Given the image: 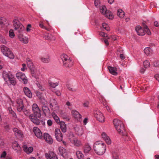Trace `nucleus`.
I'll return each mask as SVG.
<instances>
[{"label": "nucleus", "mask_w": 159, "mask_h": 159, "mask_svg": "<svg viewBox=\"0 0 159 159\" xmlns=\"http://www.w3.org/2000/svg\"><path fill=\"white\" fill-rule=\"evenodd\" d=\"M17 111L20 112H23L25 115L27 116H29L30 120L33 123L37 125H39L40 123L39 120L35 118L33 114H31L30 111L24 108V107L23 103L22 100H17Z\"/></svg>", "instance_id": "obj_1"}, {"label": "nucleus", "mask_w": 159, "mask_h": 159, "mask_svg": "<svg viewBox=\"0 0 159 159\" xmlns=\"http://www.w3.org/2000/svg\"><path fill=\"white\" fill-rule=\"evenodd\" d=\"M93 149L95 153L99 155H102L105 152L106 147L105 144L99 141L95 142L93 146Z\"/></svg>", "instance_id": "obj_2"}, {"label": "nucleus", "mask_w": 159, "mask_h": 159, "mask_svg": "<svg viewBox=\"0 0 159 159\" xmlns=\"http://www.w3.org/2000/svg\"><path fill=\"white\" fill-rule=\"evenodd\" d=\"M61 57L65 67L69 68L73 66V62L67 55L63 54L61 55Z\"/></svg>", "instance_id": "obj_3"}, {"label": "nucleus", "mask_w": 159, "mask_h": 159, "mask_svg": "<svg viewBox=\"0 0 159 159\" xmlns=\"http://www.w3.org/2000/svg\"><path fill=\"white\" fill-rule=\"evenodd\" d=\"M1 50L3 55L10 59H13L14 56L10 49L4 45L1 46Z\"/></svg>", "instance_id": "obj_4"}, {"label": "nucleus", "mask_w": 159, "mask_h": 159, "mask_svg": "<svg viewBox=\"0 0 159 159\" xmlns=\"http://www.w3.org/2000/svg\"><path fill=\"white\" fill-rule=\"evenodd\" d=\"M13 22L15 29L17 30L19 34L22 33V31L24 30V26L16 19L13 20Z\"/></svg>", "instance_id": "obj_5"}, {"label": "nucleus", "mask_w": 159, "mask_h": 159, "mask_svg": "<svg viewBox=\"0 0 159 159\" xmlns=\"http://www.w3.org/2000/svg\"><path fill=\"white\" fill-rule=\"evenodd\" d=\"M32 110L35 117L38 119L41 116L40 110L38 107V105L36 103H34L32 106Z\"/></svg>", "instance_id": "obj_6"}, {"label": "nucleus", "mask_w": 159, "mask_h": 159, "mask_svg": "<svg viewBox=\"0 0 159 159\" xmlns=\"http://www.w3.org/2000/svg\"><path fill=\"white\" fill-rule=\"evenodd\" d=\"M94 116L99 121L102 122L105 120L104 117L102 113L98 109L95 110L94 112Z\"/></svg>", "instance_id": "obj_7"}, {"label": "nucleus", "mask_w": 159, "mask_h": 159, "mask_svg": "<svg viewBox=\"0 0 159 159\" xmlns=\"http://www.w3.org/2000/svg\"><path fill=\"white\" fill-rule=\"evenodd\" d=\"M100 9L101 12L102 14L105 15L106 17L109 19L112 17L111 12L107 10L105 6H100Z\"/></svg>", "instance_id": "obj_8"}, {"label": "nucleus", "mask_w": 159, "mask_h": 159, "mask_svg": "<svg viewBox=\"0 0 159 159\" xmlns=\"http://www.w3.org/2000/svg\"><path fill=\"white\" fill-rule=\"evenodd\" d=\"M16 77L20 81H22L25 84H26L28 82L26 77L25 74L22 73H17L16 74Z\"/></svg>", "instance_id": "obj_9"}, {"label": "nucleus", "mask_w": 159, "mask_h": 159, "mask_svg": "<svg viewBox=\"0 0 159 159\" xmlns=\"http://www.w3.org/2000/svg\"><path fill=\"white\" fill-rule=\"evenodd\" d=\"M70 141L71 143L75 146L80 147L82 145L81 141L75 137L70 138Z\"/></svg>", "instance_id": "obj_10"}, {"label": "nucleus", "mask_w": 159, "mask_h": 159, "mask_svg": "<svg viewBox=\"0 0 159 159\" xmlns=\"http://www.w3.org/2000/svg\"><path fill=\"white\" fill-rule=\"evenodd\" d=\"M55 138L58 141H61L63 139V136L60 130L59 129H56L54 131Z\"/></svg>", "instance_id": "obj_11"}, {"label": "nucleus", "mask_w": 159, "mask_h": 159, "mask_svg": "<svg viewBox=\"0 0 159 159\" xmlns=\"http://www.w3.org/2000/svg\"><path fill=\"white\" fill-rule=\"evenodd\" d=\"M43 101H45V100H41V102L42 104V107L43 111L45 116L48 115L50 113V110L48 107L47 104L43 103Z\"/></svg>", "instance_id": "obj_12"}, {"label": "nucleus", "mask_w": 159, "mask_h": 159, "mask_svg": "<svg viewBox=\"0 0 159 159\" xmlns=\"http://www.w3.org/2000/svg\"><path fill=\"white\" fill-rule=\"evenodd\" d=\"M71 113L73 117L76 119L78 121H81L82 116L78 111L75 110H72Z\"/></svg>", "instance_id": "obj_13"}, {"label": "nucleus", "mask_w": 159, "mask_h": 159, "mask_svg": "<svg viewBox=\"0 0 159 159\" xmlns=\"http://www.w3.org/2000/svg\"><path fill=\"white\" fill-rule=\"evenodd\" d=\"M33 131L36 137L39 139L43 137L42 133L38 128L34 127L33 128Z\"/></svg>", "instance_id": "obj_14"}, {"label": "nucleus", "mask_w": 159, "mask_h": 159, "mask_svg": "<svg viewBox=\"0 0 159 159\" xmlns=\"http://www.w3.org/2000/svg\"><path fill=\"white\" fill-rule=\"evenodd\" d=\"M135 30L138 35H139L142 36L144 35L145 34L144 28L143 29L139 25L136 26L135 28Z\"/></svg>", "instance_id": "obj_15"}, {"label": "nucleus", "mask_w": 159, "mask_h": 159, "mask_svg": "<svg viewBox=\"0 0 159 159\" xmlns=\"http://www.w3.org/2000/svg\"><path fill=\"white\" fill-rule=\"evenodd\" d=\"M43 138L48 143L51 144L52 143L53 140L51 136L48 134L44 133L43 134Z\"/></svg>", "instance_id": "obj_16"}, {"label": "nucleus", "mask_w": 159, "mask_h": 159, "mask_svg": "<svg viewBox=\"0 0 159 159\" xmlns=\"http://www.w3.org/2000/svg\"><path fill=\"white\" fill-rule=\"evenodd\" d=\"M2 75L3 78L6 82H7V80L10 78L13 75L10 72L6 71L3 72Z\"/></svg>", "instance_id": "obj_17"}, {"label": "nucleus", "mask_w": 159, "mask_h": 159, "mask_svg": "<svg viewBox=\"0 0 159 159\" xmlns=\"http://www.w3.org/2000/svg\"><path fill=\"white\" fill-rule=\"evenodd\" d=\"M18 37L20 41L24 43H27L28 42V38L24 36L22 33L18 34Z\"/></svg>", "instance_id": "obj_18"}, {"label": "nucleus", "mask_w": 159, "mask_h": 159, "mask_svg": "<svg viewBox=\"0 0 159 159\" xmlns=\"http://www.w3.org/2000/svg\"><path fill=\"white\" fill-rule=\"evenodd\" d=\"M45 157L47 159H58L56 154L51 152H49L48 153H46Z\"/></svg>", "instance_id": "obj_19"}, {"label": "nucleus", "mask_w": 159, "mask_h": 159, "mask_svg": "<svg viewBox=\"0 0 159 159\" xmlns=\"http://www.w3.org/2000/svg\"><path fill=\"white\" fill-rule=\"evenodd\" d=\"M101 135L102 138L107 143L109 144L111 143V141L110 138L105 133H102Z\"/></svg>", "instance_id": "obj_20"}, {"label": "nucleus", "mask_w": 159, "mask_h": 159, "mask_svg": "<svg viewBox=\"0 0 159 159\" xmlns=\"http://www.w3.org/2000/svg\"><path fill=\"white\" fill-rule=\"evenodd\" d=\"M23 91L25 95L29 98H31L32 96V93L29 89L27 87H24Z\"/></svg>", "instance_id": "obj_21"}, {"label": "nucleus", "mask_w": 159, "mask_h": 159, "mask_svg": "<svg viewBox=\"0 0 159 159\" xmlns=\"http://www.w3.org/2000/svg\"><path fill=\"white\" fill-rule=\"evenodd\" d=\"M108 69L110 71V72L112 75H116L117 73L116 72V68L113 67L111 66H108Z\"/></svg>", "instance_id": "obj_22"}, {"label": "nucleus", "mask_w": 159, "mask_h": 159, "mask_svg": "<svg viewBox=\"0 0 159 159\" xmlns=\"http://www.w3.org/2000/svg\"><path fill=\"white\" fill-rule=\"evenodd\" d=\"M59 124H60L62 131L63 133H65L66 131V127L65 123L63 121H61Z\"/></svg>", "instance_id": "obj_23"}, {"label": "nucleus", "mask_w": 159, "mask_h": 159, "mask_svg": "<svg viewBox=\"0 0 159 159\" xmlns=\"http://www.w3.org/2000/svg\"><path fill=\"white\" fill-rule=\"evenodd\" d=\"M23 148L24 151L27 153L29 154L32 152L33 151V148L32 147H27V146L24 145L23 146Z\"/></svg>", "instance_id": "obj_24"}, {"label": "nucleus", "mask_w": 159, "mask_h": 159, "mask_svg": "<svg viewBox=\"0 0 159 159\" xmlns=\"http://www.w3.org/2000/svg\"><path fill=\"white\" fill-rule=\"evenodd\" d=\"M75 129L78 135L81 136L83 134V131L81 126H76L75 128Z\"/></svg>", "instance_id": "obj_25"}, {"label": "nucleus", "mask_w": 159, "mask_h": 159, "mask_svg": "<svg viewBox=\"0 0 159 159\" xmlns=\"http://www.w3.org/2000/svg\"><path fill=\"white\" fill-rule=\"evenodd\" d=\"M115 128L118 132L120 134H122L124 132L123 131L124 130V128L123 124L122 125H120L118 126H116Z\"/></svg>", "instance_id": "obj_26"}, {"label": "nucleus", "mask_w": 159, "mask_h": 159, "mask_svg": "<svg viewBox=\"0 0 159 159\" xmlns=\"http://www.w3.org/2000/svg\"><path fill=\"white\" fill-rule=\"evenodd\" d=\"M12 147L16 151H20L21 149L20 147L16 142H15L12 143Z\"/></svg>", "instance_id": "obj_27"}, {"label": "nucleus", "mask_w": 159, "mask_h": 159, "mask_svg": "<svg viewBox=\"0 0 159 159\" xmlns=\"http://www.w3.org/2000/svg\"><path fill=\"white\" fill-rule=\"evenodd\" d=\"M41 61L44 63H47L50 61V58L49 56H47L44 57H41L40 58Z\"/></svg>", "instance_id": "obj_28"}, {"label": "nucleus", "mask_w": 159, "mask_h": 159, "mask_svg": "<svg viewBox=\"0 0 159 159\" xmlns=\"http://www.w3.org/2000/svg\"><path fill=\"white\" fill-rule=\"evenodd\" d=\"M113 122L115 127L120 125H123V123L122 121L116 119L114 120Z\"/></svg>", "instance_id": "obj_29"}, {"label": "nucleus", "mask_w": 159, "mask_h": 159, "mask_svg": "<svg viewBox=\"0 0 159 159\" xmlns=\"http://www.w3.org/2000/svg\"><path fill=\"white\" fill-rule=\"evenodd\" d=\"M101 34L102 35L103 37H107V39H111L112 40H116L117 39L116 37L115 36H108L107 34L104 33L103 32Z\"/></svg>", "instance_id": "obj_30"}, {"label": "nucleus", "mask_w": 159, "mask_h": 159, "mask_svg": "<svg viewBox=\"0 0 159 159\" xmlns=\"http://www.w3.org/2000/svg\"><path fill=\"white\" fill-rule=\"evenodd\" d=\"M76 154L79 159H84V155L81 151H77Z\"/></svg>", "instance_id": "obj_31"}, {"label": "nucleus", "mask_w": 159, "mask_h": 159, "mask_svg": "<svg viewBox=\"0 0 159 159\" xmlns=\"http://www.w3.org/2000/svg\"><path fill=\"white\" fill-rule=\"evenodd\" d=\"M117 15L120 18H122L124 16L125 13L121 9H118L117 11Z\"/></svg>", "instance_id": "obj_32"}, {"label": "nucleus", "mask_w": 159, "mask_h": 159, "mask_svg": "<svg viewBox=\"0 0 159 159\" xmlns=\"http://www.w3.org/2000/svg\"><path fill=\"white\" fill-rule=\"evenodd\" d=\"M144 52L145 54L147 55H148L152 54V50L150 48L147 47L144 49Z\"/></svg>", "instance_id": "obj_33"}, {"label": "nucleus", "mask_w": 159, "mask_h": 159, "mask_svg": "<svg viewBox=\"0 0 159 159\" xmlns=\"http://www.w3.org/2000/svg\"><path fill=\"white\" fill-rule=\"evenodd\" d=\"M91 147L88 144H86L84 148V152L85 153H88L91 150Z\"/></svg>", "instance_id": "obj_34"}, {"label": "nucleus", "mask_w": 159, "mask_h": 159, "mask_svg": "<svg viewBox=\"0 0 159 159\" xmlns=\"http://www.w3.org/2000/svg\"><path fill=\"white\" fill-rule=\"evenodd\" d=\"M52 115L53 118H54L55 121L57 123L59 124V123L61 122L59 117L57 116V115L55 113H52Z\"/></svg>", "instance_id": "obj_35"}, {"label": "nucleus", "mask_w": 159, "mask_h": 159, "mask_svg": "<svg viewBox=\"0 0 159 159\" xmlns=\"http://www.w3.org/2000/svg\"><path fill=\"white\" fill-rule=\"evenodd\" d=\"M27 64L28 67L31 70H32L33 67V63L29 59H27Z\"/></svg>", "instance_id": "obj_36"}, {"label": "nucleus", "mask_w": 159, "mask_h": 159, "mask_svg": "<svg viewBox=\"0 0 159 159\" xmlns=\"http://www.w3.org/2000/svg\"><path fill=\"white\" fill-rule=\"evenodd\" d=\"M7 81H9L11 84L14 85H15L16 83L13 75H12V76Z\"/></svg>", "instance_id": "obj_37"}, {"label": "nucleus", "mask_w": 159, "mask_h": 159, "mask_svg": "<svg viewBox=\"0 0 159 159\" xmlns=\"http://www.w3.org/2000/svg\"><path fill=\"white\" fill-rule=\"evenodd\" d=\"M61 115L62 118L66 121H69L70 118V117L69 116L65 114L61 113Z\"/></svg>", "instance_id": "obj_38"}, {"label": "nucleus", "mask_w": 159, "mask_h": 159, "mask_svg": "<svg viewBox=\"0 0 159 159\" xmlns=\"http://www.w3.org/2000/svg\"><path fill=\"white\" fill-rule=\"evenodd\" d=\"M6 19L3 17H0V25H6Z\"/></svg>", "instance_id": "obj_39"}, {"label": "nucleus", "mask_w": 159, "mask_h": 159, "mask_svg": "<svg viewBox=\"0 0 159 159\" xmlns=\"http://www.w3.org/2000/svg\"><path fill=\"white\" fill-rule=\"evenodd\" d=\"M58 83L56 82L55 83L53 82H49V85L50 87H52V88H55L58 85Z\"/></svg>", "instance_id": "obj_40"}, {"label": "nucleus", "mask_w": 159, "mask_h": 159, "mask_svg": "<svg viewBox=\"0 0 159 159\" xmlns=\"http://www.w3.org/2000/svg\"><path fill=\"white\" fill-rule=\"evenodd\" d=\"M45 39L47 40H51L52 39V36L51 34L48 33L46 34L44 36Z\"/></svg>", "instance_id": "obj_41"}, {"label": "nucleus", "mask_w": 159, "mask_h": 159, "mask_svg": "<svg viewBox=\"0 0 159 159\" xmlns=\"http://www.w3.org/2000/svg\"><path fill=\"white\" fill-rule=\"evenodd\" d=\"M144 28L145 32V33L146 32L147 34L148 35H150L151 34V32L147 26L146 25H144Z\"/></svg>", "instance_id": "obj_42"}, {"label": "nucleus", "mask_w": 159, "mask_h": 159, "mask_svg": "<svg viewBox=\"0 0 159 159\" xmlns=\"http://www.w3.org/2000/svg\"><path fill=\"white\" fill-rule=\"evenodd\" d=\"M8 110L9 111V113L10 114H11L12 116L14 118H16V114L12 110L11 108H8Z\"/></svg>", "instance_id": "obj_43"}, {"label": "nucleus", "mask_w": 159, "mask_h": 159, "mask_svg": "<svg viewBox=\"0 0 159 159\" xmlns=\"http://www.w3.org/2000/svg\"><path fill=\"white\" fill-rule=\"evenodd\" d=\"M143 65L145 68H147L150 66V63L148 60H146L143 62Z\"/></svg>", "instance_id": "obj_44"}, {"label": "nucleus", "mask_w": 159, "mask_h": 159, "mask_svg": "<svg viewBox=\"0 0 159 159\" xmlns=\"http://www.w3.org/2000/svg\"><path fill=\"white\" fill-rule=\"evenodd\" d=\"M102 26L103 28L105 29L107 31H109L110 30V28L108 25L105 23H103L102 24Z\"/></svg>", "instance_id": "obj_45"}, {"label": "nucleus", "mask_w": 159, "mask_h": 159, "mask_svg": "<svg viewBox=\"0 0 159 159\" xmlns=\"http://www.w3.org/2000/svg\"><path fill=\"white\" fill-rule=\"evenodd\" d=\"M100 2L99 0H95L94 1V4L97 7H100Z\"/></svg>", "instance_id": "obj_46"}, {"label": "nucleus", "mask_w": 159, "mask_h": 159, "mask_svg": "<svg viewBox=\"0 0 159 159\" xmlns=\"http://www.w3.org/2000/svg\"><path fill=\"white\" fill-rule=\"evenodd\" d=\"M9 36L11 38H13L15 36L13 31L12 29L10 30L9 32Z\"/></svg>", "instance_id": "obj_47"}, {"label": "nucleus", "mask_w": 159, "mask_h": 159, "mask_svg": "<svg viewBox=\"0 0 159 159\" xmlns=\"http://www.w3.org/2000/svg\"><path fill=\"white\" fill-rule=\"evenodd\" d=\"M15 135L16 136H18L19 137H22L23 136V134L22 133V132L21 130H19L15 134Z\"/></svg>", "instance_id": "obj_48"}, {"label": "nucleus", "mask_w": 159, "mask_h": 159, "mask_svg": "<svg viewBox=\"0 0 159 159\" xmlns=\"http://www.w3.org/2000/svg\"><path fill=\"white\" fill-rule=\"evenodd\" d=\"M0 41L4 44H6L7 43V41L5 38L1 35H0Z\"/></svg>", "instance_id": "obj_49"}, {"label": "nucleus", "mask_w": 159, "mask_h": 159, "mask_svg": "<svg viewBox=\"0 0 159 159\" xmlns=\"http://www.w3.org/2000/svg\"><path fill=\"white\" fill-rule=\"evenodd\" d=\"M126 134H127V133H126L125 132V131H124L123 133L122 134L123 135V136H125V140L126 141H129L130 140V138L128 137L127 135H126Z\"/></svg>", "instance_id": "obj_50"}, {"label": "nucleus", "mask_w": 159, "mask_h": 159, "mask_svg": "<svg viewBox=\"0 0 159 159\" xmlns=\"http://www.w3.org/2000/svg\"><path fill=\"white\" fill-rule=\"evenodd\" d=\"M59 150L61 154L62 155L65 151V149L63 148L62 147L59 148Z\"/></svg>", "instance_id": "obj_51"}, {"label": "nucleus", "mask_w": 159, "mask_h": 159, "mask_svg": "<svg viewBox=\"0 0 159 159\" xmlns=\"http://www.w3.org/2000/svg\"><path fill=\"white\" fill-rule=\"evenodd\" d=\"M39 99H45L46 98V96L43 94L41 93L39 96Z\"/></svg>", "instance_id": "obj_52"}, {"label": "nucleus", "mask_w": 159, "mask_h": 159, "mask_svg": "<svg viewBox=\"0 0 159 159\" xmlns=\"http://www.w3.org/2000/svg\"><path fill=\"white\" fill-rule=\"evenodd\" d=\"M89 104V102L88 101H86L83 103V105L84 107H88Z\"/></svg>", "instance_id": "obj_53"}, {"label": "nucleus", "mask_w": 159, "mask_h": 159, "mask_svg": "<svg viewBox=\"0 0 159 159\" xmlns=\"http://www.w3.org/2000/svg\"><path fill=\"white\" fill-rule=\"evenodd\" d=\"M37 85L38 87V88L40 89H41V91H43L44 90V88L40 84H37Z\"/></svg>", "instance_id": "obj_54"}, {"label": "nucleus", "mask_w": 159, "mask_h": 159, "mask_svg": "<svg viewBox=\"0 0 159 159\" xmlns=\"http://www.w3.org/2000/svg\"><path fill=\"white\" fill-rule=\"evenodd\" d=\"M67 87L68 89L70 91H72L73 92L75 91V89H73L71 87V86H70L69 85H67Z\"/></svg>", "instance_id": "obj_55"}, {"label": "nucleus", "mask_w": 159, "mask_h": 159, "mask_svg": "<svg viewBox=\"0 0 159 159\" xmlns=\"http://www.w3.org/2000/svg\"><path fill=\"white\" fill-rule=\"evenodd\" d=\"M154 66L155 67H157L159 66V61H155L153 63Z\"/></svg>", "instance_id": "obj_56"}, {"label": "nucleus", "mask_w": 159, "mask_h": 159, "mask_svg": "<svg viewBox=\"0 0 159 159\" xmlns=\"http://www.w3.org/2000/svg\"><path fill=\"white\" fill-rule=\"evenodd\" d=\"M7 155V153L6 151H3L1 155V157H5Z\"/></svg>", "instance_id": "obj_57"}, {"label": "nucleus", "mask_w": 159, "mask_h": 159, "mask_svg": "<svg viewBox=\"0 0 159 159\" xmlns=\"http://www.w3.org/2000/svg\"><path fill=\"white\" fill-rule=\"evenodd\" d=\"M31 27V25L30 24H28L27 25V26L26 27V31L27 32L29 31L30 30V28Z\"/></svg>", "instance_id": "obj_58"}, {"label": "nucleus", "mask_w": 159, "mask_h": 159, "mask_svg": "<svg viewBox=\"0 0 159 159\" xmlns=\"http://www.w3.org/2000/svg\"><path fill=\"white\" fill-rule=\"evenodd\" d=\"M47 124L49 126H50L52 125V121L51 120H48L47 121Z\"/></svg>", "instance_id": "obj_59"}, {"label": "nucleus", "mask_w": 159, "mask_h": 159, "mask_svg": "<svg viewBox=\"0 0 159 159\" xmlns=\"http://www.w3.org/2000/svg\"><path fill=\"white\" fill-rule=\"evenodd\" d=\"M4 127H5V129L7 130H8L9 129V125H7V124H4Z\"/></svg>", "instance_id": "obj_60"}, {"label": "nucleus", "mask_w": 159, "mask_h": 159, "mask_svg": "<svg viewBox=\"0 0 159 159\" xmlns=\"http://www.w3.org/2000/svg\"><path fill=\"white\" fill-rule=\"evenodd\" d=\"M120 57L122 60H123L125 59V57L123 54H120Z\"/></svg>", "instance_id": "obj_61"}, {"label": "nucleus", "mask_w": 159, "mask_h": 159, "mask_svg": "<svg viewBox=\"0 0 159 159\" xmlns=\"http://www.w3.org/2000/svg\"><path fill=\"white\" fill-rule=\"evenodd\" d=\"M145 70V69L143 68H141L140 70V72L141 73H143Z\"/></svg>", "instance_id": "obj_62"}, {"label": "nucleus", "mask_w": 159, "mask_h": 159, "mask_svg": "<svg viewBox=\"0 0 159 159\" xmlns=\"http://www.w3.org/2000/svg\"><path fill=\"white\" fill-rule=\"evenodd\" d=\"M88 118H86L84 119L83 121L84 124V125H86L87 124V122Z\"/></svg>", "instance_id": "obj_63"}, {"label": "nucleus", "mask_w": 159, "mask_h": 159, "mask_svg": "<svg viewBox=\"0 0 159 159\" xmlns=\"http://www.w3.org/2000/svg\"><path fill=\"white\" fill-rule=\"evenodd\" d=\"M155 78L159 82V75H156L155 76Z\"/></svg>", "instance_id": "obj_64"}]
</instances>
